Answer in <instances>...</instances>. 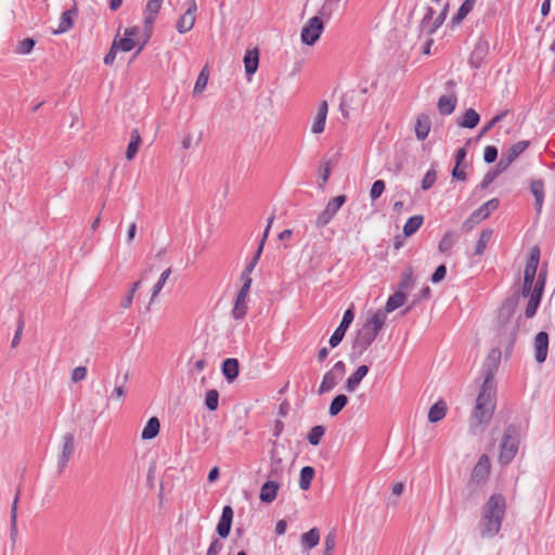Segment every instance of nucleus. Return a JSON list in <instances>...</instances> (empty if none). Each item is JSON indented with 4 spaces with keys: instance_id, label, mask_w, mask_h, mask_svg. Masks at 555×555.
<instances>
[{
    "instance_id": "f257e3e1",
    "label": "nucleus",
    "mask_w": 555,
    "mask_h": 555,
    "mask_svg": "<svg viewBox=\"0 0 555 555\" xmlns=\"http://www.w3.org/2000/svg\"><path fill=\"white\" fill-rule=\"evenodd\" d=\"M540 260V250L533 247L527 260L524 272V285L521 294L524 297H529L525 314L527 318H532L540 305L542 293L545 285L546 272L540 271L537 281L534 282L537 269Z\"/></svg>"
},
{
    "instance_id": "f03ea898",
    "label": "nucleus",
    "mask_w": 555,
    "mask_h": 555,
    "mask_svg": "<svg viewBox=\"0 0 555 555\" xmlns=\"http://www.w3.org/2000/svg\"><path fill=\"white\" fill-rule=\"evenodd\" d=\"M506 514V500L500 493L490 495L481 507L478 531L482 539H492L499 534Z\"/></svg>"
},
{
    "instance_id": "7ed1b4c3",
    "label": "nucleus",
    "mask_w": 555,
    "mask_h": 555,
    "mask_svg": "<svg viewBox=\"0 0 555 555\" xmlns=\"http://www.w3.org/2000/svg\"><path fill=\"white\" fill-rule=\"evenodd\" d=\"M495 384L492 377H485L472 412V427L488 423L495 409Z\"/></svg>"
},
{
    "instance_id": "20e7f679",
    "label": "nucleus",
    "mask_w": 555,
    "mask_h": 555,
    "mask_svg": "<svg viewBox=\"0 0 555 555\" xmlns=\"http://www.w3.org/2000/svg\"><path fill=\"white\" fill-rule=\"evenodd\" d=\"M520 434L517 427L509 426L505 429L501 443L499 462L502 465L509 464L516 456L519 448Z\"/></svg>"
},
{
    "instance_id": "39448f33",
    "label": "nucleus",
    "mask_w": 555,
    "mask_h": 555,
    "mask_svg": "<svg viewBox=\"0 0 555 555\" xmlns=\"http://www.w3.org/2000/svg\"><path fill=\"white\" fill-rule=\"evenodd\" d=\"M324 31L323 16L315 15L310 17L301 28L300 40L306 46H313L318 42Z\"/></svg>"
},
{
    "instance_id": "423d86ee",
    "label": "nucleus",
    "mask_w": 555,
    "mask_h": 555,
    "mask_svg": "<svg viewBox=\"0 0 555 555\" xmlns=\"http://www.w3.org/2000/svg\"><path fill=\"white\" fill-rule=\"evenodd\" d=\"M491 472V462L487 454H482L479 459L476 465L474 466L469 480H468V487L472 489H476L478 487H481L486 485L488 481L489 475Z\"/></svg>"
},
{
    "instance_id": "0eeeda50",
    "label": "nucleus",
    "mask_w": 555,
    "mask_h": 555,
    "mask_svg": "<svg viewBox=\"0 0 555 555\" xmlns=\"http://www.w3.org/2000/svg\"><path fill=\"white\" fill-rule=\"evenodd\" d=\"M164 0H147L143 11V24L146 33V39L140 44L139 51H141L151 36L154 22L162 9Z\"/></svg>"
},
{
    "instance_id": "6e6552de",
    "label": "nucleus",
    "mask_w": 555,
    "mask_h": 555,
    "mask_svg": "<svg viewBox=\"0 0 555 555\" xmlns=\"http://www.w3.org/2000/svg\"><path fill=\"white\" fill-rule=\"evenodd\" d=\"M185 5H186L185 12L178 18V21L176 23V29L181 35L189 33L194 27L195 22H196V12H197L196 1L195 0H186Z\"/></svg>"
},
{
    "instance_id": "1a4fd4ad",
    "label": "nucleus",
    "mask_w": 555,
    "mask_h": 555,
    "mask_svg": "<svg viewBox=\"0 0 555 555\" xmlns=\"http://www.w3.org/2000/svg\"><path fill=\"white\" fill-rule=\"evenodd\" d=\"M346 196L345 195H338L331 199L324 210L315 219V227L317 228H323L327 225L334 216L337 214V211L340 209V207L345 204Z\"/></svg>"
},
{
    "instance_id": "9d476101",
    "label": "nucleus",
    "mask_w": 555,
    "mask_h": 555,
    "mask_svg": "<svg viewBox=\"0 0 555 555\" xmlns=\"http://www.w3.org/2000/svg\"><path fill=\"white\" fill-rule=\"evenodd\" d=\"M448 11V4L444 5L443 10L434 18L433 8H427L426 13L422 20V28L427 34H434L444 22Z\"/></svg>"
},
{
    "instance_id": "9b49d317",
    "label": "nucleus",
    "mask_w": 555,
    "mask_h": 555,
    "mask_svg": "<svg viewBox=\"0 0 555 555\" xmlns=\"http://www.w3.org/2000/svg\"><path fill=\"white\" fill-rule=\"evenodd\" d=\"M353 319H354V313H353L352 308L347 309L343 315V320H341L340 324L334 331V333L332 334V336L328 340V344L332 348L337 347L341 343V340H343L348 327L352 323Z\"/></svg>"
},
{
    "instance_id": "f8f14e48",
    "label": "nucleus",
    "mask_w": 555,
    "mask_h": 555,
    "mask_svg": "<svg viewBox=\"0 0 555 555\" xmlns=\"http://www.w3.org/2000/svg\"><path fill=\"white\" fill-rule=\"evenodd\" d=\"M362 107V94L360 92L351 91L346 93L340 102V111L346 118L350 117L351 112L358 111Z\"/></svg>"
},
{
    "instance_id": "ddd939ff",
    "label": "nucleus",
    "mask_w": 555,
    "mask_h": 555,
    "mask_svg": "<svg viewBox=\"0 0 555 555\" xmlns=\"http://www.w3.org/2000/svg\"><path fill=\"white\" fill-rule=\"evenodd\" d=\"M376 335L374 333L362 326L354 337L352 350L358 354H362L373 344Z\"/></svg>"
},
{
    "instance_id": "4468645a",
    "label": "nucleus",
    "mask_w": 555,
    "mask_h": 555,
    "mask_svg": "<svg viewBox=\"0 0 555 555\" xmlns=\"http://www.w3.org/2000/svg\"><path fill=\"white\" fill-rule=\"evenodd\" d=\"M138 27L126 28L124 31V37L119 39L115 38L113 43L115 44V48H117L118 50L122 52H129L133 50L137 46L134 38L138 36Z\"/></svg>"
},
{
    "instance_id": "2eb2a0df",
    "label": "nucleus",
    "mask_w": 555,
    "mask_h": 555,
    "mask_svg": "<svg viewBox=\"0 0 555 555\" xmlns=\"http://www.w3.org/2000/svg\"><path fill=\"white\" fill-rule=\"evenodd\" d=\"M250 287H248V282L246 285H242L236 299L234 307L232 309V315L235 320L243 319L247 313V297L249 293Z\"/></svg>"
},
{
    "instance_id": "dca6fc26",
    "label": "nucleus",
    "mask_w": 555,
    "mask_h": 555,
    "mask_svg": "<svg viewBox=\"0 0 555 555\" xmlns=\"http://www.w3.org/2000/svg\"><path fill=\"white\" fill-rule=\"evenodd\" d=\"M489 41L481 37L477 40L475 48L470 54L469 63L473 67L478 68L489 53Z\"/></svg>"
},
{
    "instance_id": "f3484780",
    "label": "nucleus",
    "mask_w": 555,
    "mask_h": 555,
    "mask_svg": "<svg viewBox=\"0 0 555 555\" xmlns=\"http://www.w3.org/2000/svg\"><path fill=\"white\" fill-rule=\"evenodd\" d=\"M534 360L541 364L546 360L548 351V335L545 332H539L533 340Z\"/></svg>"
},
{
    "instance_id": "a211bd4d",
    "label": "nucleus",
    "mask_w": 555,
    "mask_h": 555,
    "mask_svg": "<svg viewBox=\"0 0 555 555\" xmlns=\"http://www.w3.org/2000/svg\"><path fill=\"white\" fill-rule=\"evenodd\" d=\"M328 113V104L326 101H322L318 105V109L315 115L313 116V120L311 124V132L313 134H320L325 129L326 118Z\"/></svg>"
},
{
    "instance_id": "6ab92c4d",
    "label": "nucleus",
    "mask_w": 555,
    "mask_h": 555,
    "mask_svg": "<svg viewBox=\"0 0 555 555\" xmlns=\"http://www.w3.org/2000/svg\"><path fill=\"white\" fill-rule=\"evenodd\" d=\"M386 315H387V313L384 312L383 310H377V311L371 313L366 318V320L362 326H364L365 328H369V331H371L372 333H374L377 336L378 332L385 325L386 318H387Z\"/></svg>"
},
{
    "instance_id": "aec40b11",
    "label": "nucleus",
    "mask_w": 555,
    "mask_h": 555,
    "mask_svg": "<svg viewBox=\"0 0 555 555\" xmlns=\"http://www.w3.org/2000/svg\"><path fill=\"white\" fill-rule=\"evenodd\" d=\"M233 509L227 505L222 508V514L217 525V532L221 538H227L231 531L233 520Z\"/></svg>"
},
{
    "instance_id": "412c9836",
    "label": "nucleus",
    "mask_w": 555,
    "mask_h": 555,
    "mask_svg": "<svg viewBox=\"0 0 555 555\" xmlns=\"http://www.w3.org/2000/svg\"><path fill=\"white\" fill-rule=\"evenodd\" d=\"M500 360H501L500 349H498V348L491 349L489 351V353L485 360L483 366H482L485 377H489V376L493 377L494 372L496 371V369L500 364ZM492 380H494V378H492Z\"/></svg>"
},
{
    "instance_id": "4be33fe9",
    "label": "nucleus",
    "mask_w": 555,
    "mask_h": 555,
    "mask_svg": "<svg viewBox=\"0 0 555 555\" xmlns=\"http://www.w3.org/2000/svg\"><path fill=\"white\" fill-rule=\"evenodd\" d=\"M75 438L70 433H66L62 437V450L60 456V465L65 466L74 453Z\"/></svg>"
},
{
    "instance_id": "5701e85b",
    "label": "nucleus",
    "mask_w": 555,
    "mask_h": 555,
    "mask_svg": "<svg viewBox=\"0 0 555 555\" xmlns=\"http://www.w3.org/2000/svg\"><path fill=\"white\" fill-rule=\"evenodd\" d=\"M280 489V483L276 480H268L260 488L259 499L263 503H272Z\"/></svg>"
},
{
    "instance_id": "b1692460",
    "label": "nucleus",
    "mask_w": 555,
    "mask_h": 555,
    "mask_svg": "<svg viewBox=\"0 0 555 555\" xmlns=\"http://www.w3.org/2000/svg\"><path fill=\"white\" fill-rule=\"evenodd\" d=\"M369 373V366L367 365H360L346 380L345 383V389L348 392H353L359 387L362 379L367 375Z\"/></svg>"
},
{
    "instance_id": "393cba45",
    "label": "nucleus",
    "mask_w": 555,
    "mask_h": 555,
    "mask_svg": "<svg viewBox=\"0 0 555 555\" xmlns=\"http://www.w3.org/2000/svg\"><path fill=\"white\" fill-rule=\"evenodd\" d=\"M499 207V201L496 198H492L481 205L478 209L472 212L470 220H474L475 223H479L483 219H486L492 211H494Z\"/></svg>"
},
{
    "instance_id": "a878e982",
    "label": "nucleus",
    "mask_w": 555,
    "mask_h": 555,
    "mask_svg": "<svg viewBox=\"0 0 555 555\" xmlns=\"http://www.w3.org/2000/svg\"><path fill=\"white\" fill-rule=\"evenodd\" d=\"M319 542L320 531L318 528H312L300 537V545L302 547V552L306 554H309L310 550L315 547Z\"/></svg>"
},
{
    "instance_id": "bb28decb",
    "label": "nucleus",
    "mask_w": 555,
    "mask_h": 555,
    "mask_svg": "<svg viewBox=\"0 0 555 555\" xmlns=\"http://www.w3.org/2000/svg\"><path fill=\"white\" fill-rule=\"evenodd\" d=\"M202 139H203L202 131L193 132L191 130H186L181 138V147L184 151H188L191 149H196L199 146Z\"/></svg>"
},
{
    "instance_id": "cd10ccee",
    "label": "nucleus",
    "mask_w": 555,
    "mask_h": 555,
    "mask_svg": "<svg viewBox=\"0 0 555 555\" xmlns=\"http://www.w3.org/2000/svg\"><path fill=\"white\" fill-rule=\"evenodd\" d=\"M405 300H406V295L404 294V292L397 291L393 295H391L388 298V300H387V302L385 305V310H383V311L386 312V313H391L396 309H398L401 306H403Z\"/></svg>"
},
{
    "instance_id": "c85d7f7f",
    "label": "nucleus",
    "mask_w": 555,
    "mask_h": 555,
    "mask_svg": "<svg viewBox=\"0 0 555 555\" xmlns=\"http://www.w3.org/2000/svg\"><path fill=\"white\" fill-rule=\"evenodd\" d=\"M222 374L229 382H233L238 376V361L229 358L222 363Z\"/></svg>"
},
{
    "instance_id": "c756f323",
    "label": "nucleus",
    "mask_w": 555,
    "mask_h": 555,
    "mask_svg": "<svg viewBox=\"0 0 555 555\" xmlns=\"http://www.w3.org/2000/svg\"><path fill=\"white\" fill-rule=\"evenodd\" d=\"M259 55L257 50H248L244 56V67L247 75H254L258 68Z\"/></svg>"
},
{
    "instance_id": "7c9ffc66",
    "label": "nucleus",
    "mask_w": 555,
    "mask_h": 555,
    "mask_svg": "<svg viewBox=\"0 0 555 555\" xmlns=\"http://www.w3.org/2000/svg\"><path fill=\"white\" fill-rule=\"evenodd\" d=\"M447 414V403L443 400L437 401L428 412V421L437 423L441 421Z\"/></svg>"
},
{
    "instance_id": "2f4dec72",
    "label": "nucleus",
    "mask_w": 555,
    "mask_h": 555,
    "mask_svg": "<svg viewBox=\"0 0 555 555\" xmlns=\"http://www.w3.org/2000/svg\"><path fill=\"white\" fill-rule=\"evenodd\" d=\"M160 424L157 417H151L147 423L145 424L142 433L141 438L143 440H150L155 438L159 433Z\"/></svg>"
},
{
    "instance_id": "473e14b6",
    "label": "nucleus",
    "mask_w": 555,
    "mask_h": 555,
    "mask_svg": "<svg viewBox=\"0 0 555 555\" xmlns=\"http://www.w3.org/2000/svg\"><path fill=\"white\" fill-rule=\"evenodd\" d=\"M339 378L334 372H326L319 387V395L330 392L338 384Z\"/></svg>"
},
{
    "instance_id": "72a5a7b5",
    "label": "nucleus",
    "mask_w": 555,
    "mask_h": 555,
    "mask_svg": "<svg viewBox=\"0 0 555 555\" xmlns=\"http://www.w3.org/2000/svg\"><path fill=\"white\" fill-rule=\"evenodd\" d=\"M140 144H141V135H140L138 129H133L130 133V142H129V144L127 146V151H126V158L128 160H131L134 158Z\"/></svg>"
},
{
    "instance_id": "f704fd0d",
    "label": "nucleus",
    "mask_w": 555,
    "mask_h": 555,
    "mask_svg": "<svg viewBox=\"0 0 555 555\" xmlns=\"http://www.w3.org/2000/svg\"><path fill=\"white\" fill-rule=\"evenodd\" d=\"M480 120L479 114L474 108H468L463 118L459 121V126L463 128H475Z\"/></svg>"
},
{
    "instance_id": "c9c22d12",
    "label": "nucleus",
    "mask_w": 555,
    "mask_h": 555,
    "mask_svg": "<svg viewBox=\"0 0 555 555\" xmlns=\"http://www.w3.org/2000/svg\"><path fill=\"white\" fill-rule=\"evenodd\" d=\"M430 131V121L429 118L425 115H422L417 118L415 124V135L418 140H424L427 138Z\"/></svg>"
},
{
    "instance_id": "e433bc0d",
    "label": "nucleus",
    "mask_w": 555,
    "mask_h": 555,
    "mask_svg": "<svg viewBox=\"0 0 555 555\" xmlns=\"http://www.w3.org/2000/svg\"><path fill=\"white\" fill-rule=\"evenodd\" d=\"M456 105V98L454 95H442L438 101V109L443 115H450Z\"/></svg>"
},
{
    "instance_id": "4c0bfd02",
    "label": "nucleus",
    "mask_w": 555,
    "mask_h": 555,
    "mask_svg": "<svg viewBox=\"0 0 555 555\" xmlns=\"http://www.w3.org/2000/svg\"><path fill=\"white\" fill-rule=\"evenodd\" d=\"M260 255H261V247H258L257 251H256V255L253 257V259L250 260V262L246 266V268L244 269L243 273H242V281H243V285H246L247 281H248V287L251 286V272L254 271L255 267L257 266L258 263V260L260 258Z\"/></svg>"
},
{
    "instance_id": "58836bf2",
    "label": "nucleus",
    "mask_w": 555,
    "mask_h": 555,
    "mask_svg": "<svg viewBox=\"0 0 555 555\" xmlns=\"http://www.w3.org/2000/svg\"><path fill=\"white\" fill-rule=\"evenodd\" d=\"M424 218L421 215L410 217L403 225V233L405 236L413 235L423 224Z\"/></svg>"
},
{
    "instance_id": "ea45409f",
    "label": "nucleus",
    "mask_w": 555,
    "mask_h": 555,
    "mask_svg": "<svg viewBox=\"0 0 555 555\" xmlns=\"http://www.w3.org/2000/svg\"><path fill=\"white\" fill-rule=\"evenodd\" d=\"M476 4V0H465L460 9L457 10L456 14L452 17L453 24L461 23L474 9Z\"/></svg>"
},
{
    "instance_id": "a19ab883",
    "label": "nucleus",
    "mask_w": 555,
    "mask_h": 555,
    "mask_svg": "<svg viewBox=\"0 0 555 555\" xmlns=\"http://www.w3.org/2000/svg\"><path fill=\"white\" fill-rule=\"evenodd\" d=\"M315 475L314 468L311 466H305L300 470L299 488L301 490H308L311 486Z\"/></svg>"
},
{
    "instance_id": "79ce46f5",
    "label": "nucleus",
    "mask_w": 555,
    "mask_h": 555,
    "mask_svg": "<svg viewBox=\"0 0 555 555\" xmlns=\"http://www.w3.org/2000/svg\"><path fill=\"white\" fill-rule=\"evenodd\" d=\"M492 234H493V232L490 229H485L480 233L479 238L476 244V247H475V255L481 256L485 253L489 242L491 241Z\"/></svg>"
},
{
    "instance_id": "37998d69",
    "label": "nucleus",
    "mask_w": 555,
    "mask_h": 555,
    "mask_svg": "<svg viewBox=\"0 0 555 555\" xmlns=\"http://www.w3.org/2000/svg\"><path fill=\"white\" fill-rule=\"evenodd\" d=\"M171 273H172L171 268H167L166 270L163 271V273L160 274L158 281L153 286L151 301H150L151 304L157 298V296L159 295V293L164 288L165 284L167 283L169 276L171 275Z\"/></svg>"
},
{
    "instance_id": "c03bdc74",
    "label": "nucleus",
    "mask_w": 555,
    "mask_h": 555,
    "mask_svg": "<svg viewBox=\"0 0 555 555\" xmlns=\"http://www.w3.org/2000/svg\"><path fill=\"white\" fill-rule=\"evenodd\" d=\"M531 192L535 198V206L538 210H541L544 198V185L541 180H534L530 185Z\"/></svg>"
},
{
    "instance_id": "a18cd8bd",
    "label": "nucleus",
    "mask_w": 555,
    "mask_h": 555,
    "mask_svg": "<svg viewBox=\"0 0 555 555\" xmlns=\"http://www.w3.org/2000/svg\"><path fill=\"white\" fill-rule=\"evenodd\" d=\"M74 12L68 10L63 12L57 28L53 30L54 34H64L73 26Z\"/></svg>"
},
{
    "instance_id": "49530a36",
    "label": "nucleus",
    "mask_w": 555,
    "mask_h": 555,
    "mask_svg": "<svg viewBox=\"0 0 555 555\" xmlns=\"http://www.w3.org/2000/svg\"><path fill=\"white\" fill-rule=\"evenodd\" d=\"M348 398L345 395L336 396L330 404L328 413L331 416H336L347 404Z\"/></svg>"
},
{
    "instance_id": "de8ad7c7",
    "label": "nucleus",
    "mask_w": 555,
    "mask_h": 555,
    "mask_svg": "<svg viewBox=\"0 0 555 555\" xmlns=\"http://www.w3.org/2000/svg\"><path fill=\"white\" fill-rule=\"evenodd\" d=\"M339 2L340 0H325L319 11V14L328 20L333 12L337 9Z\"/></svg>"
},
{
    "instance_id": "09e8293b",
    "label": "nucleus",
    "mask_w": 555,
    "mask_h": 555,
    "mask_svg": "<svg viewBox=\"0 0 555 555\" xmlns=\"http://www.w3.org/2000/svg\"><path fill=\"white\" fill-rule=\"evenodd\" d=\"M208 78H209L208 74L206 73L205 69H203L198 74L196 82H195V86H194V89H193V94L194 95L203 93V91L205 90V88H206V86L208 83Z\"/></svg>"
},
{
    "instance_id": "8fccbe9b",
    "label": "nucleus",
    "mask_w": 555,
    "mask_h": 555,
    "mask_svg": "<svg viewBox=\"0 0 555 555\" xmlns=\"http://www.w3.org/2000/svg\"><path fill=\"white\" fill-rule=\"evenodd\" d=\"M455 236L453 232H447L439 242L438 248L441 253L450 250L454 244Z\"/></svg>"
},
{
    "instance_id": "3c124183",
    "label": "nucleus",
    "mask_w": 555,
    "mask_h": 555,
    "mask_svg": "<svg viewBox=\"0 0 555 555\" xmlns=\"http://www.w3.org/2000/svg\"><path fill=\"white\" fill-rule=\"evenodd\" d=\"M219 393L215 389H210L206 393L205 404L209 411H215L218 408Z\"/></svg>"
},
{
    "instance_id": "603ef678",
    "label": "nucleus",
    "mask_w": 555,
    "mask_h": 555,
    "mask_svg": "<svg viewBox=\"0 0 555 555\" xmlns=\"http://www.w3.org/2000/svg\"><path fill=\"white\" fill-rule=\"evenodd\" d=\"M516 333H517V324L516 323H512L509 326H507L504 330V333L502 335L504 336L507 348L513 347L515 339H516Z\"/></svg>"
},
{
    "instance_id": "864d4df0",
    "label": "nucleus",
    "mask_w": 555,
    "mask_h": 555,
    "mask_svg": "<svg viewBox=\"0 0 555 555\" xmlns=\"http://www.w3.org/2000/svg\"><path fill=\"white\" fill-rule=\"evenodd\" d=\"M529 145L528 141H519L515 144H513L506 153L514 159H516L524 151L527 150Z\"/></svg>"
},
{
    "instance_id": "5fc2aeb1",
    "label": "nucleus",
    "mask_w": 555,
    "mask_h": 555,
    "mask_svg": "<svg viewBox=\"0 0 555 555\" xmlns=\"http://www.w3.org/2000/svg\"><path fill=\"white\" fill-rule=\"evenodd\" d=\"M325 433V429L323 426H314L309 435H308V441L312 444V446H318L320 443V440L321 438L323 437Z\"/></svg>"
},
{
    "instance_id": "6e6d98bb",
    "label": "nucleus",
    "mask_w": 555,
    "mask_h": 555,
    "mask_svg": "<svg viewBox=\"0 0 555 555\" xmlns=\"http://www.w3.org/2000/svg\"><path fill=\"white\" fill-rule=\"evenodd\" d=\"M126 395H127V389H126L125 385L124 384H120V385L116 384L114 389H113V391L108 396L107 401L115 400V401H118V402H122L124 398L126 397Z\"/></svg>"
},
{
    "instance_id": "4d7b16f0",
    "label": "nucleus",
    "mask_w": 555,
    "mask_h": 555,
    "mask_svg": "<svg viewBox=\"0 0 555 555\" xmlns=\"http://www.w3.org/2000/svg\"><path fill=\"white\" fill-rule=\"evenodd\" d=\"M331 164L330 162L325 160L320 165L319 168V179H320V186L323 188L331 175Z\"/></svg>"
},
{
    "instance_id": "13d9d810",
    "label": "nucleus",
    "mask_w": 555,
    "mask_h": 555,
    "mask_svg": "<svg viewBox=\"0 0 555 555\" xmlns=\"http://www.w3.org/2000/svg\"><path fill=\"white\" fill-rule=\"evenodd\" d=\"M385 191V182L383 180H376L370 190V198L376 201L382 196Z\"/></svg>"
},
{
    "instance_id": "bf43d9fd",
    "label": "nucleus",
    "mask_w": 555,
    "mask_h": 555,
    "mask_svg": "<svg viewBox=\"0 0 555 555\" xmlns=\"http://www.w3.org/2000/svg\"><path fill=\"white\" fill-rule=\"evenodd\" d=\"M413 282V270L412 268H408L401 276V282L399 284V291L404 292L408 289Z\"/></svg>"
},
{
    "instance_id": "052dcab7",
    "label": "nucleus",
    "mask_w": 555,
    "mask_h": 555,
    "mask_svg": "<svg viewBox=\"0 0 555 555\" xmlns=\"http://www.w3.org/2000/svg\"><path fill=\"white\" fill-rule=\"evenodd\" d=\"M436 179H437V172H436V170H435V169H429V170L425 173V176H424V178H423V180H422V189H423V190H428V189H430V188L434 185V183L436 182Z\"/></svg>"
},
{
    "instance_id": "680f3d73",
    "label": "nucleus",
    "mask_w": 555,
    "mask_h": 555,
    "mask_svg": "<svg viewBox=\"0 0 555 555\" xmlns=\"http://www.w3.org/2000/svg\"><path fill=\"white\" fill-rule=\"evenodd\" d=\"M282 461L281 460H272L269 476L276 480L282 476Z\"/></svg>"
},
{
    "instance_id": "e2e57ef3",
    "label": "nucleus",
    "mask_w": 555,
    "mask_h": 555,
    "mask_svg": "<svg viewBox=\"0 0 555 555\" xmlns=\"http://www.w3.org/2000/svg\"><path fill=\"white\" fill-rule=\"evenodd\" d=\"M34 47L35 40L31 38H26L18 43L16 51L20 54H28L30 53Z\"/></svg>"
},
{
    "instance_id": "0e129e2a",
    "label": "nucleus",
    "mask_w": 555,
    "mask_h": 555,
    "mask_svg": "<svg viewBox=\"0 0 555 555\" xmlns=\"http://www.w3.org/2000/svg\"><path fill=\"white\" fill-rule=\"evenodd\" d=\"M498 157V150L496 147L492 146V145H488L486 149H485V152H483V159L486 163L488 164H491L493 163Z\"/></svg>"
},
{
    "instance_id": "69168bd1",
    "label": "nucleus",
    "mask_w": 555,
    "mask_h": 555,
    "mask_svg": "<svg viewBox=\"0 0 555 555\" xmlns=\"http://www.w3.org/2000/svg\"><path fill=\"white\" fill-rule=\"evenodd\" d=\"M87 376V369L86 366H77L72 372V380L74 383H78L80 380H83Z\"/></svg>"
},
{
    "instance_id": "338daca9",
    "label": "nucleus",
    "mask_w": 555,
    "mask_h": 555,
    "mask_svg": "<svg viewBox=\"0 0 555 555\" xmlns=\"http://www.w3.org/2000/svg\"><path fill=\"white\" fill-rule=\"evenodd\" d=\"M336 546V534L335 532H330L324 538V551L333 552Z\"/></svg>"
},
{
    "instance_id": "774afa93",
    "label": "nucleus",
    "mask_w": 555,
    "mask_h": 555,
    "mask_svg": "<svg viewBox=\"0 0 555 555\" xmlns=\"http://www.w3.org/2000/svg\"><path fill=\"white\" fill-rule=\"evenodd\" d=\"M223 547V543L219 539H214L207 550L206 555H218Z\"/></svg>"
}]
</instances>
